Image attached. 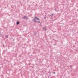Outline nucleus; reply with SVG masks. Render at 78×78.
<instances>
[{"instance_id": "obj_1", "label": "nucleus", "mask_w": 78, "mask_h": 78, "mask_svg": "<svg viewBox=\"0 0 78 78\" xmlns=\"http://www.w3.org/2000/svg\"><path fill=\"white\" fill-rule=\"evenodd\" d=\"M36 19H37V20H39V18H38L36 16L32 20V21L33 22L36 23L37 21Z\"/></svg>"}, {"instance_id": "obj_2", "label": "nucleus", "mask_w": 78, "mask_h": 78, "mask_svg": "<svg viewBox=\"0 0 78 78\" xmlns=\"http://www.w3.org/2000/svg\"><path fill=\"white\" fill-rule=\"evenodd\" d=\"M23 19H28V17L27 16H24V17H22Z\"/></svg>"}, {"instance_id": "obj_3", "label": "nucleus", "mask_w": 78, "mask_h": 78, "mask_svg": "<svg viewBox=\"0 0 78 78\" xmlns=\"http://www.w3.org/2000/svg\"><path fill=\"white\" fill-rule=\"evenodd\" d=\"M48 75H49V76H48V78H49V77L51 75V72L50 71H48Z\"/></svg>"}, {"instance_id": "obj_4", "label": "nucleus", "mask_w": 78, "mask_h": 78, "mask_svg": "<svg viewBox=\"0 0 78 78\" xmlns=\"http://www.w3.org/2000/svg\"><path fill=\"white\" fill-rule=\"evenodd\" d=\"M7 52V51L6 50H4L3 51V53L5 54Z\"/></svg>"}, {"instance_id": "obj_5", "label": "nucleus", "mask_w": 78, "mask_h": 78, "mask_svg": "<svg viewBox=\"0 0 78 78\" xmlns=\"http://www.w3.org/2000/svg\"><path fill=\"white\" fill-rule=\"evenodd\" d=\"M20 24V22L19 21H17L16 22V25H19Z\"/></svg>"}, {"instance_id": "obj_6", "label": "nucleus", "mask_w": 78, "mask_h": 78, "mask_svg": "<svg viewBox=\"0 0 78 78\" xmlns=\"http://www.w3.org/2000/svg\"><path fill=\"white\" fill-rule=\"evenodd\" d=\"M51 17H53V16H54V15H53V14H52L50 15Z\"/></svg>"}, {"instance_id": "obj_7", "label": "nucleus", "mask_w": 78, "mask_h": 78, "mask_svg": "<svg viewBox=\"0 0 78 78\" xmlns=\"http://www.w3.org/2000/svg\"><path fill=\"white\" fill-rule=\"evenodd\" d=\"M5 38H8V35H5Z\"/></svg>"}, {"instance_id": "obj_8", "label": "nucleus", "mask_w": 78, "mask_h": 78, "mask_svg": "<svg viewBox=\"0 0 78 78\" xmlns=\"http://www.w3.org/2000/svg\"><path fill=\"white\" fill-rule=\"evenodd\" d=\"M37 34V33H35L34 34V35H36V34Z\"/></svg>"}, {"instance_id": "obj_9", "label": "nucleus", "mask_w": 78, "mask_h": 78, "mask_svg": "<svg viewBox=\"0 0 78 78\" xmlns=\"http://www.w3.org/2000/svg\"><path fill=\"white\" fill-rule=\"evenodd\" d=\"M44 30H45V31H47V28H45L44 29Z\"/></svg>"}, {"instance_id": "obj_10", "label": "nucleus", "mask_w": 78, "mask_h": 78, "mask_svg": "<svg viewBox=\"0 0 78 78\" xmlns=\"http://www.w3.org/2000/svg\"><path fill=\"white\" fill-rule=\"evenodd\" d=\"M0 36H2V37L3 36V34H0Z\"/></svg>"}, {"instance_id": "obj_11", "label": "nucleus", "mask_w": 78, "mask_h": 78, "mask_svg": "<svg viewBox=\"0 0 78 78\" xmlns=\"http://www.w3.org/2000/svg\"><path fill=\"white\" fill-rule=\"evenodd\" d=\"M37 23H40V21H37Z\"/></svg>"}, {"instance_id": "obj_12", "label": "nucleus", "mask_w": 78, "mask_h": 78, "mask_svg": "<svg viewBox=\"0 0 78 78\" xmlns=\"http://www.w3.org/2000/svg\"><path fill=\"white\" fill-rule=\"evenodd\" d=\"M69 67H72V66H69Z\"/></svg>"}, {"instance_id": "obj_13", "label": "nucleus", "mask_w": 78, "mask_h": 78, "mask_svg": "<svg viewBox=\"0 0 78 78\" xmlns=\"http://www.w3.org/2000/svg\"><path fill=\"white\" fill-rule=\"evenodd\" d=\"M53 73H54V74H55V72H53Z\"/></svg>"}, {"instance_id": "obj_14", "label": "nucleus", "mask_w": 78, "mask_h": 78, "mask_svg": "<svg viewBox=\"0 0 78 78\" xmlns=\"http://www.w3.org/2000/svg\"><path fill=\"white\" fill-rule=\"evenodd\" d=\"M44 19H46V17H44Z\"/></svg>"}, {"instance_id": "obj_15", "label": "nucleus", "mask_w": 78, "mask_h": 78, "mask_svg": "<svg viewBox=\"0 0 78 78\" xmlns=\"http://www.w3.org/2000/svg\"><path fill=\"white\" fill-rule=\"evenodd\" d=\"M56 45V44H54V45Z\"/></svg>"}, {"instance_id": "obj_16", "label": "nucleus", "mask_w": 78, "mask_h": 78, "mask_svg": "<svg viewBox=\"0 0 78 78\" xmlns=\"http://www.w3.org/2000/svg\"><path fill=\"white\" fill-rule=\"evenodd\" d=\"M45 29V27H43V28H42L43 29Z\"/></svg>"}, {"instance_id": "obj_17", "label": "nucleus", "mask_w": 78, "mask_h": 78, "mask_svg": "<svg viewBox=\"0 0 78 78\" xmlns=\"http://www.w3.org/2000/svg\"><path fill=\"white\" fill-rule=\"evenodd\" d=\"M50 39H51V37L50 38Z\"/></svg>"}, {"instance_id": "obj_18", "label": "nucleus", "mask_w": 78, "mask_h": 78, "mask_svg": "<svg viewBox=\"0 0 78 78\" xmlns=\"http://www.w3.org/2000/svg\"><path fill=\"white\" fill-rule=\"evenodd\" d=\"M46 16H47V15H45V17H46Z\"/></svg>"}, {"instance_id": "obj_19", "label": "nucleus", "mask_w": 78, "mask_h": 78, "mask_svg": "<svg viewBox=\"0 0 78 78\" xmlns=\"http://www.w3.org/2000/svg\"><path fill=\"white\" fill-rule=\"evenodd\" d=\"M56 9H55V10H56Z\"/></svg>"}, {"instance_id": "obj_20", "label": "nucleus", "mask_w": 78, "mask_h": 78, "mask_svg": "<svg viewBox=\"0 0 78 78\" xmlns=\"http://www.w3.org/2000/svg\"><path fill=\"white\" fill-rule=\"evenodd\" d=\"M14 41V40H13V41Z\"/></svg>"}, {"instance_id": "obj_21", "label": "nucleus", "mask_w": 78, "mask_h": 78, "mask_svg": "<svg viewBox=\"0 0 78 78\" xmlns=\"http://www.w3.org/2000/svg\"><path fill=\"white\" fill-rule=\"evenodd\" d=\"M40 26H42V25L41 24V25H40Z\"/></svg>"}, {"instance_id": "obj_22", "label": "nucleus", "mask_w": 78, "mask_h": 78, "mask_svg": "<svg viewBox=\"0 0 78 78\" xmlns=\"http://www.w3.org/2000/svg\"><path fill=\"white\" fill-rule=\"evenodd\" d=\"M3 46H4V44H3Z\"/></svg>"}, {"instance_id": "obj_23", "label": "nucleus", "mask_w": 78, "mask_h": 78, "mask_svg": "<svg viewBox=\"0 0 78 78\" xmlns=\"http://www.w3.org/2000/svg\"><path fill=\"white\" fill-rule=\"evenodd\" d=\"M12 39H13L12 38Z\"/></svg>"}]
</instances>
